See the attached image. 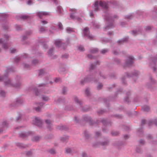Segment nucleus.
<instances>
[{"label": "nucleus", "mask_w": 157, "mask_h": 157, "mask_svg": "<svg viewBox=\"0 0 157 157\" xmlns=\"http://www.w3.org/2000/svg\"><path fill=\"white\" fill-rule=\"evenodd\" d=\"M94 6L95 7V11H96L99 10V6L105 10L108 8L107 4L104 1H100L98 2V1H97L95 2Z\"/></svg>", "instance_id": "nucleus-1"}, {"label": "nucleus", "mask_w": 157, "mask_h": 157, "mask_svg": "<svg viewBox=\"0 0 157 157\" xmlns=\"http://www.w3.org/2000/svg\"><path fill=\"white\" fill-rule=\"evenodd\" d=\"M101 122L103 125L102 127L103 132H106V129L104 128V126H110L112 125V123L110 121H108L107 120H101Z\"/></svg>", "instance_id": "nucleus-2"}, {"label": "nucleus", "mask_w": 157, "mask_h": 157, "mask_svg": "<svg viewBox=\"0 0 157 157\" xmlns=\"http://www.w3.org/2000/svg\"><path fill=\"white\" fill-rule=\"evenodd\" d=\"M82 119L83 121H85L87 123H89L93 125V124L91 117L87 115H83Z\"/></svg>", "instance_id": "nucleus-3"}, {"label": "nucleus", "mask_w": 157, "mask_h": 157, "mask_svg": "<svg viewBox=\"0 0 157 157\" xmlns=\"http://www.w3.org/2000/svg\"><path fill=\"white\" fill-rule=\"evenodd\" d=\"M83 33L84 36L86 37L88 39H89L90 40L93 39V36L90 34L89 29L87 28L86 27L84 28L83 30Z\"/></svg>", "instance_id": "nucleus-4"}, {"label": "nucleus", "mask_w": 157, "mask_h": 157, "mask_svg": "<svg viewBox=\"0 0 157 157\" xmlns=\"http://www.w3.org/2000/svg\"><path fill=\"white\" fill-rule=\"evenodd\" d=\"M31 134H32V133L31 131L26 132H21L19 134V137L22 138H26Z\"/></svg>", "instance_id": "nucleus-5"}, {"label": "nucleus", "mask_w": 157, "mask_h": 157, "mask_svg": "<svg viewBox=\"0 0 157 157\" xmlns=\"http://www.w3.org/2000/svg\"><path fill=\"white\" fill-rule=\"evenodd\" d=\"M23 102L24 101L22 99H17L15 101L11 104V105L13 107H16L22 104Z\"/></svg>", "instance_id": "nucleus-6"}, {"label": "nucleus", "mask_w": 157, "mask_h": 157, "mask_svg": "<svg viewBox=\"0 0 157 157\" xmlns=\"http://www.w3.org/2000/svg\"><path fill=\"white\" fill-rule=\"evenodd\" d=\"M45 103L42 102L40 103H36L35 105L37 107H35L34 109L37 112H39L41 111V107Z\"/></svg>", "instance_id": "nucleus-7"}, {"label": "nucleus", "mask_w": 157, "mask_h": 157, "mask_svg": "<svg viewBox=\"0 0 157 157\" xmlns=\"http://www.w3.org/2000/svg\"><path fill=\"white\" fill-rule=\"evenodd\" d=\"M35 125L38 127H41L42 125L41 119L39 117H35L34 122Z\"/></svg>", "instance_id": "nucleus-8"}, {"label": "nucleus", "mask_w": 157, "mask_h": 157, "mask_svg": "<svg viewBox=\"0 0 157 157\" xmlns=\"http://www.w3.org/2000/svg\"><path fill=\"white\" fill-rule=\"evenodd\" d=\"M49 14V13L46 12H39L37 13V15L41 19L44 17L46 15Z\"/></svg>", "instance_id": "nucleus-9"}, {"label": "nucleus", "mask_w": 157, "mask_h": 157, "mask_svg": "<svg viewBox=\"0 0 157 157\" xmlns=\"http://www.w3.org/2000/svg\"><path fill=\"white\" fill-rule=\"evenodd\" d=\"M55 44L57 47H59L61 46L62 45L64 46L65 45V44H63L61 40H57L55 42Z\"/></svg>", "instance_id": "nucleus-10"}, {"label": "nucleus", "mask_w": 157, "mask_h": 157, "mask_svg": "<svg viewBox=\"0 0 157 157\" xmlns=\"http://www.w3.org/2000/svg\"><path fill=\"white\" fill-rule=\"evenodd\" d=\"M134 59L132 56H130L129 57V59L128 60L127 62V65L129 66L133 63Z\"/></svg>", "instance_id": "nucleus-11"}, {"label": "nucleus", "mask_w": 157, "mask_h": 157, "mask_svg": "<svg viewBox=\"0 0 157 157\" xmlns=\"http://www.w3.org/2000/svg\"><path fill=\"white\" fill-rule=\"evenodd\" d=\"M74 101L77 105L81 106L82 104V102L80 99H75Z\"/></svg>", "instance_id": "nucleus-12"}, {"label": "nucleus", "mask_w": 157, "mask_h": 157, "mask_svg": "<svg viewBox=\"0 0 157 157\" xmlns=\"http://www.w3.org/2000/svg\"><path fill=\"white\" fill-rule=\"evenodd\" d=\"M68 139V136H63L60 138L61 141L63 142H67Z\"/></svg>", "instance_id": "nucleus-13"}, {"label": "nucleus", "mask_w": 157, "mask_h": 157, "mask_svg": "<svg viewBox=\"0 0 157 157\" xmlns=\"http://www.w3.org/2000/svg\"><path fill=\"white\" fill-rule=\"evenodd\" d=\"M150 109L149 106H147L146 105H144L142 107V109L143 111L145 112H147L149 111Z\"/></svg>", "instance_id": "nucleus-14"}, {"label": "nucleus", "mask_w": 157, "mask_h": 157, "mask_svg": "<svg viewBox=\"0 0 157 157\" xmlns=\"http://www.w3.org/2000/svg\"><path fill=\"white\" fill-rule=\"evenodd\" d=\"M45 122L47 124L48 128L50 129L51 128L52 124L51 123V121L50 120H45Z\"/></svg>", "instance_id": "nucleus-15"}, {"label": "nucleus", "mask_w": 157, "mask_h": 157, "mask_svg": "<svg viewBox=\"0 0 157 157\" xmlns=\"http://www.w3.org/2000/svg\"><path fill=\"white\" fill-rule=\"evenodd\" d=\"M153 124L157 126V119H155L154 120H153L152 121H149V124H148V125L149 126H150V125H152Z\"/></svg>", "instance_id": "nucleus-16"}, {"label": "nucleus", "mask_w": 157, "mask_h": 157, "mask_svg": "<svg viewBox=\"0 0 157 157\" xmlns=\"http://www.w3.org/2000/svg\"><path fill=\"white\" fill-rule=\"evenodd\" d=\"M40 139V137L38 136L33 137L32 140L33 141L37 142Z\"/></svg>", "instance_id": "nucleus-17"}, {"label": "nucleus", "mask_w": 157, "mask_h": 157, "mask_svg": "<svg viewBox=\"0 0 157 157\" xmlns=\"http://www.w3.org/2000/svg\"><path fill=\"white\" fill-rule=\"evenodd\" d=\"M65 153L67 154H71L73 151L70 148L67 147L65 149Z\"/></svg>", "instance_id": "nucleus-18"}, {"label": "nucleus", "mask_w": 157, "mask_h": 157, "mask_svg": "<svg viewBox=\"0 0 157 157\" xmlns=\"http://www.w3.org/2000/svg\"><path fill=\"white\" fill-rule=\"evenodd\" d=\"M8 124L6 122L4 121L0 125V127L1 128L7 127L8 126Z\"/></svg>", "instance_id": "nucleus-19"}, {"label": "nucleus", "mask_w": 157, "mask_h": 157, "mask_svg": "<svg viewBox=\"0 0 157 157\" xmlns=\"http://www.w3.org/2000/svg\"><path fill=\"white\" fill-rule=\"evenodd\" d=\"M91 81V79L90 78H87L85 79L83 81H81V83L82 84H83L86 82H90Z\"/></svg>", "instance_id": "nucleus-20"}, {"label": "nucleus", "mask_w": 157, "mask_h": 157, "mask_svg": "<svg viewBox=\"0 0 157 157\" xmlns=\"http://www.w3.org/2000/svg\"><path fill=\"white\" fill-rule=\"evenodd\" d=\"M109 143L108 140H106L104 142H101V143H98V144H100L102 146H105L107 145Z\"/></svg>", "instance_id": "nucleus-21"}, {"label": "nucleus", "mask_w": 157, "mask_h": 157, "mask_svg": "<svg viewBox=\"0 0 157 157\" xmlns=\"http://www.w3.org/2000/svg\"><path fill=\"white\" fill-rule=\"evenodd\" d=\"M138 135L140 136H143V132L142 128H140L138 132Z\"/></svg>", "instance_id": "nucleus-22"}, {"label": "nucleus", "mask_w": 157, "mask_h": 157, "mask_svg": "<svg viewBox=\"0 0 157 157\" xmlns=\"http://www.w3.org/2000/svg\"><path fill=\"white\" fill-rule=\"evenodd\" d=\"M84 135L86 139V140H87L88 139L90 138V136L88 134V133L87 131H85L84 132Z\"/></svg>", "instance_id": "nucleus-23"}, {"label": "nucleus", "mask_w": 157, "mask_h": 157, "mask_svg": "<svg viewBox=\"0 0 157 157\" xmlns=\"http://www.w3.org/2000/svg\"><path fill=\"white\" fill-rule=\"evenodd\" d=\"M111 134L113 136H117L119 134V133L117 131H112L111 132Z\"/></svg>", "instance_id": "nucleus-24"}, {"label": "nucleus", "mask_w": 157, "mask_h": 157, "mask_svg": "<svg viewBox=\"0 0 157 157\" xmlns=\"http://www.w3.org/2000/svg\"><path fill=\"white\" fill-rule=\"evenodd\" d=\"M16 145L19 147L24 148L25 147V145H24V144H22L21 143H17L16 144Z\"/></svg>", "instance_id": "nucleus-25"}, {"label": "nucleus", "mask_w": 157, "mask_h": 157, "mask_svg": "<svg viewBox=\"0 0 157 157\" xmlns=\"http://www.w3.org/2000/svg\"><path fill=\"white\" fill-rule=\"evenodd\" d=\"M138 142L140 144L142 145H144L145 144V141L144 139H140L138 141Z\"/></svg>", "instance_id": "nucleus-26"}, {"label": "nucleus", "mask_w": 157, "mask_h": 157, "mask_svg": "<svg viewBox=\"0 0 157 157\" xmlns=\"http://www.w3.org/2000/svg\"><path fill=\"white\" fill-rule=\"evenodd\" d=\"M85 93L87 95H89L90 94V89L89 88H87L86 89Z\"/></svg>", "instance_id": "nucleus-27"}, {"label": "nucleus", "mask_w": 157, "mask_h": 157, "mask_svg": "<svg viewBox=\"0 0 157 157\" xmlns=\"http://www.w3.org/2000/svg\"><path fill=\"white\" fill-rule=\"evenodd\" d=\"M45 72V70L44 69L41 70L39 72V75H43L44 74Z\"/></svg>", "instance_id": "nucleus-28"}, {"label": "nucleus", "mask_w": 157, "mask_h": 157, "mask_svg": "<svg viewBox=\"0 0 157 157\" xmlns=\"http://www.w3.org/2000/svg\"><path fill=\"white\" fill-rule=\"evenodd\" d=\"M49 152L52 154H54L56 153L54 149H51L49 151Z\"/></svg>", "instance_id": "nucleus-29"}, {"label": "nucleus", "mask_w": 157, "mask_h": 157, "mask_svg": "<svg viewBox=\"0 0 157 157\" xmlns=\"http://www.w3.org/2000/svg\"><path fill=\"white\" fill-rule=\"evenodd\" d=\"M29 17V16L26 15H23L21 17V18L23 20L28 19Z\"/></svg>", "instance_id": "nucleus-30"}, {"label": "nucleus", "mask_w": 157, "mask_h": 157, "mask_svg": "<svg viewBox=\"0 0 157 157\" xmlns=\"http://www.w3.org/2000/svg\"><path fill=\"white\" fill-rule=\"evenodd\" d=\"M58 11L59 12V13L60 14L62 13V11L63 10L62 9V8L60 6H59L57 8Z\"/></svg>", "instance_id": "nucleus-31"}, {"label": "nucleus", "mask_w": 157, "mask_h": 157, "mask_svg": "<svg viewBox=\"0 0 157 157\" xmlns=\"http://www.w3.org/2000/svg\"><path fill=\"white\" fill-rule=\"evenodd\" d=\"M26 155L28 156H30L32 155V152L31 151H29L26 152Z\"/></svg>", "instance_id": "nucleus-32"}, {"label": "nucleus", "mask_w": 157, "mask_h": 157, "mask_svg": "<svg viewBox=\"0 0 157 157\" xmlns=\"http://www.w3.org/2000/svg\"><path fill=\"white\" fill-rule=\"evenodd\" d=\"M136 151L138 153H142L141 150L140 149L139 147H137L136 149Z\"/></svg>", "instance_id": "nucleus-33"}, {"label": "nucleus", "mask_w": 157, "mask_h": 157, "mask_svg": "<svg viewBox=\"0 0 157 157\" xmlns=\"http://www.w3.org/2000/svg\"><path fill=\"white\" fill-rule=\"evenodd\" d=\"M74 121L75 123H77L78 121V117L76 116H75Z\"/></svg>", "instance_id": "nucleus-34"}, {"label": "nucleus", "mask_w": 157, "mask_h": 157, "mask_svg": "<svg viewBox=\"0 0 157 157\" xmlns=\"http://www.w3.org/2000/svg\"><path fill=\"white\" fill-rule=\"evenodd\" d=\"M7 81L5 82V84L6 85H10V81L9 79H7Z\"/></svg>", "instance_id": "nucleus-35"}, {"label": "nucleus", "mask_w": 157, "mask_h": 157, "mask_svg": "<svg viewBox=\"0 0 157 157\" xmlns=\"http://www.w3.org/2000/svg\"><path fill=\"white\" fill-rule=\"evenodd\" d=\"M98 51V49L96 48H94L91 50L90 52L92 53H94Z\"/></svg>", "instance_id": "nucleus-36"}, {"label": "nucleus", "mask_w": 157, "mask_h": 157, "mask_svg": "<svg viewBox=\"0 0 157 157\" xmlns=\"http://www.w3.org/2000/svg\"><path fill=\"white\" fill-rule=\"evenodd\" d=\"M65 71V69L64 68H60L59 70V72L60 73H62Z\"/></svg>", "instance_id": "nucleus-37"}, {"label": "nucleus", "mask_w": 157, "mask_h": 157, "mask_svg": "<svg viewBox=\"0 0 157 157\" xmlns=\"http://www.w3.org/2000/svg\"><path fill=\"white\" fill-rule=\"evenodd\" d=\"M34 92L35 94L36 95H38L39 94L38 89L37 88H35L34 89Z\"/></svg>", "instance_id": "nucleus-38"}, {"label": "nucleus", "mask_w": 157, "mask_h": 157, "mask_svg": "<svg viewBox=\"0 0 157 157\" xmlns=\"http://www.w3.org/2000/svg\"><path fill=\"white\" fill-rule=\"evenodd\" d=\"M67 89L66 87H64L63 90V93L64 94H65L67 92Z\"/></svg>", "instance_id": "nucleus-39"}, {"label": "nucleus", "mask_w": 157, "mask_h": 157, "mask_svg": "<svg viewBox=\"0 0 157 157\" xmlns=\"http://www.w3.org/2000/svg\"><path fill=\"white\" fill-rule=\"evenodd\" d=\"M124 101L125 102L129 104L130 103V99H124Z\"/></svg>", "instance_id": "nucleus-40"}, {"label": "nucleus", "mask_w": 157, "mask_h": 157, "mask_svg": "<svg viewBox=\"0 0 157 157\" xmlns=\"http://www.w3.org/2000/svg\"><path fill=\"white\" fill-rule=\"evenodd\" d=\"M147 139L148 140H151L153 139V137L151 135L149 134L147 136Z\"/></svg>", "instance_id": "nucleus-41"}, {"label": "nucleus", "mask_w": 157, "mask_h": 157, "mask_svg": "<svg viewBox=\"0 0 157 157\" xmlns=\"http://www.w3.org/2000/svg\"><path fill=\"white\" fill-rule=\"evenodd\" d=\"M100 133H101L100 132H97L95 134V136L96 137H98L100 136Z\"/></svg>", "instance_id": "nucleus-42"}, {"label": "nucleus", "mask_w": 157, "mask_h": 157, "mask_svg": "<svg viewBox=\"0 0 157 157\" xmlns=\"http://www.w3.org/2000/svg\"><path fill=\"white\" fill-rule=\"evenodd\" d=\"M21 115L20 114H19L18 116H17V117L16 118V121H18L20 120V119L21 118Z\"/></svg>", "instance_id": "nucleus-43"}, {"label": "nucleus", "mask_w": 157, "mask_h": 157, "mask_svg": "<svg viewBox=\"0 0 157 157\" xmlns=\"http://www.w3.org/2000/svg\"><path fill=\"white\" fill-rule=\"evenodd\" d=\"M64 99H58L57 100H56L57 102L58 103H62L63 101V100Z\"/></svg>", "instance_id": "nucleus-44"}, {"label": "nucleus", "mask_w": 157, "mask_h": 157, "mask_svg": "<svg viewBox=\"0 0 157 157\" xmlns=\"http://www.w3.org/2000/svg\"><path fill=\"white\" fill-rule=\"evenodd\" d=\"M78 49L80 51L84 50V47L82 46H80L78 47Z\"/></svg>", "instance_id": "nucleus-45"}, {"label": "nucleus", "mask_w": 157, "mask_h": 157, "mask_svg": "<svg viewBox=\"0 0 157 157\" xmlns=\"http://www.w3.org/2000/svg\"><path fill=\"white\" fill-rule=\"evenodd\" d=\"M21 58L20 57H17L15 59V61L16 63L18 62V61L20 60Z\"/></svg>", "instance_id": "nucleus-46"}, {"label": "nucleus", "mask_w": 157, "mask_h": 157, "mask_svg": "<svg viewBox=\"0 0 157 157\" xmlns=\"http://www.w3.org/2000/svg\"><path fill=\"white\" fill-rule=\"evenodd\" d=\"M0 94L2 96H4L5 94V92L3 90H0Z\"/></svg>", "instance_id": "nucleus-47"}, {"label": "nucleus", "mask_w": 157, "mask_h": 157, "mask_svg": "<svg viewBox=\"0 0 157 157\" xmlns=\"http://www.w3.org/2000/svg\"><path fill=\"white\" fill-rule=\"evenodd\" d=\"M53 51V48H51L50 49L48 52V53L49 54L51 55L52 53V51Z\"/></svg>", "instance_id": "nucleus-48"}, {"label": "nucleus", "mask_w": 157, "mask_h": 157, "mask_svg": "<svg viewBox=\"0 0 157 157\" xmlns=\"http://www.w3.org/2000/svg\"><path fill=\"white\" fill-rule=\"evenodd\" d=\"M104 112H105V111L104 110H99V111H98V113L99 114H102Z\"/></svg>", "instance_id": "nucleus-49"}, {"label": "nucleus", "mask_w": 157, "mask_h": 157, "mask_svg": "<svg viewBox=\"0 0 157 157\" xmlns=\"http://www.w3.org/2000/svg\"><path fill=\"white\" fill-rule=\"evenodd\" d=\"M15 49L14 48H10V51L11 53H13L15 51Z\"/></svg>", "instance_id": "nucleus-50"}, {"label": "nucleus", "mask_w": 157, "mask_h": 157, "mask_svg": "<svg viewBox=\"0 0 157 157\" xmlns=\"http://www.w3.org/2000/svg\"><path fill=\"white\" fill-rule=\"evenodd\" d=\"M146 123V121L145 120H142L141 122V125H143L144 124H145Z\"/></svg>", "instance_id": "nucleus-51"}, {"label": "nucleus", "mask_w": 157, "mask_h": 157, "mask_svg": "<svg viewBox=\"0 0 157 157\" xmlns=\"http://www.w3.org/2000/svg\"><path fill=\"white\" fill-rule=\"evenodd\" d=\"M82 157H87V154L85 153H83L82 154Z\"/></svg>", "instance_id": "nucleus-52"}, {"label": "nucleus", "mask_w": 157, "mask_h": 157, "mask_svg": "<svg viewBox=\"0 0 157 157\" xmlns=\"http://www.w3.org/2000/svg\"><path fill=\"white\" fill-rule=\"evenodd\" d=\"M102 86H103V85H102V84H99L98 87V90H99V89L101 88V87H102Z\"/></svg>", "instance_id": "nucleus-53"}, {"label": "nucleus", "mask_w": 157, "mask_h": 157, "mask_svg": "<svg viewBox=\"0 0 157 157\" xmlns=\"http://www.w3.org/2000/svg\"><path fill=\"white\" fill-rule=\"evenodd\" d=\"M58 26L60 29H62L63 25L61 23H59L58 25Z\"/></svg>", "instance_id": "nucleus-54"}, {"label": "nucleus", "mask_w": 157, "mask_h": 157, "mask_svg": "<svg viewBox=\"0 0 157 157\" xmlns=\"http://www.w3.org/2000/svg\"><path fill=\"white\" fill-rule=\"evenodd\" d=\"M107 52V50H106V49H104V50H103L101 51V53H102V54H104L105 53H106V52Z\"/></svg>", "instance_id": "nucleus-55"}, {"label": "nucleus", "mask_w": 157, "mask_h": 157, "mask_svg": "<svg viewBox=\"0 0 157 157\" xmlns=\"http://www.w3.org/2000/svg\"><path fill=\"white\" fill-rule=\"evenodd\" d=\"M61 128H60V129H65V130H66L67 129V128H66L65 127V126L62 125L61 126Z\"/></svg>", "instance_id": "nucleus-56"}, {"label": "nucleus", "mask_w": 157, "mask_h": 157, "mask_svg": "<svg viewBox=\"0 0 157 157\" xmlns=\"http://www.w3.org/2000/svg\"><path fill=\"white\" fill-rule=\"evenodd\" d=\"M55 82H59L60 81V79L57 78L55 80Z\"/></svg>", "instance_id": "nucleus-57"}, {"label": "nucleus", "mask_w": 157, "mask_h": 157, "mask_svg": "<svg viewBox=\"0 0 157 157\" xmlns=\"http://www.w3.org/2000/svg\"><path fill=\"white\" fill-rule=\"evenodd\" d=\"M38 63V61L37 60H35L33 61V63L35 64L37 63Z\"/></svg>", "instance_id": "nucleus-58"}, {"label": "nucleus", "mask_w": 157, "mask_h": 157, "mask_svg": "<svg viewBox=\"0 0 157 157\" xmlns=\"http://www.w3.org/2000/svg\"><path fill=\"white\" fill-rule=\"evenodd\" d=\"M70 17L72 19H74L75 18V16L73 14L71 15Z\"/></svg>", "instance_id": "nucleus-59"}, {"label": "nucleus", "mask_w": 157, "mask_h": 157, "mask_svg": "<svg viewBox=\"0 0 157 157\" xmlns=\"http://www.w3.org/2000/svg\"><path fill=\"white\" fill-rule=\"evenodd\" d=\"M40 31L41 32H43V31H45V29L44 28H40Z\"/></svg>", "instance_id": "nucleus-60"}, {"label": "nucleus", "mask_w": 157, "mask_h": 157, "mask_svg": "<svg viewBox=\"0 0 157 157\" xmlns=\"http://www.w3.org/2000/svg\"><path fill=\"white\" fill-rule=\"evenodd\" d=\"M146 157H153L150 154H147L146 155Z\"/></svg>", "instance_id": "nucleus-61"}, {"label": "nucleus", "mask_w": 157, "mask_h": 157, "mask_svg": "<svg viewBox=\"0 0 157 157\" xmlns=\"http://www.w3.org/2000/svg\"><path fill=\"white\" fill-rule=\"evenodd\" d=\"M6 77V76H4V77H0V81H2V80H3V79L5 77Z\"/></svg>", "instance_id": "nucleus-62"}, {"label": "nucleus", "mask_w": 157, "mask_h": 157, "mask_svg": "<svg viewBox=\"0 0 157 157\" xmlns=\"http://www.w3.org/2000/svg\"><path fill=\"white\" fill-rule=\"evenodd\" d=\"M94 67V65L92 64L91 65V67H90V69H93Z\"/></svg>", "instance_id": "nucleus-63"}, {"label": "nucleus", "mask_w": 157, "mask_h": 157, "mask_svg": "<svg viewBox=\"0 0 157 157\" xmlns=\"http://www.w3.org/2000/svg\"><path fill=\"white\" fill-rule=\"evenodd\" d=\"M42 22L44 24H46L47 23V22L46 21H42Z\"/></svg>", "instance_id": "nucleus-64"}]
</instances>
